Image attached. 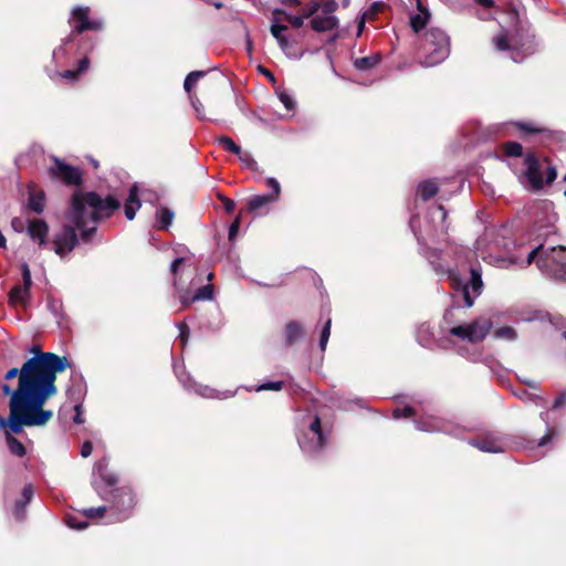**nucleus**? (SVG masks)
I'll list each match as a JSON object with an SVG mask.
<instances>
[{"instance_id": "nucleus-25", "label": "nucleus", "mask_w": 566, "mask_h": 566, "mask_svg": "<svg viewBox=\"0 0 566 566\" xmlns=\"http://www.w3.org/2000/svg\"><path fill=\"white\" fill-rule=\"evenodd\" d=\"M449 280L452 289L462 293L465 306L471 307L474 303V298L470 294L469 284L463 283L459 275L451 271L449 272Z\"/></svg>"}, {"instance_id": "nucleus-24", "label": "nucleus", "mask_w": 566, "mask_h": 566, "mask_svg": "<svg viewBox=\"0 0 566 566\" xmlns=\"http://www.w3.org/2000/svg\"><path fill=\"white\" fill-rule=\"evenodd\" d=\"M417 8L419 13L413 14L410 18V27L416 33L424 29L430 18L429 10L422 4L420 0H417Z\"/></svg>"}, {"instance_id": "nucleus-5", "label": "nucleus", "mask_w": 566, "mask_h": 566, "mask_svg": "<svg viewBox=\"0 0 566 566\" xmlns=\"http://www.w3.org/2000/svg\"><path fill=\"white\" fill-rule=\"evenodd\" d=\"M296 438L301 450L308 457H316L327 443V436L322 429L318 416H314L307 424L298 429Z\"/></svg>"}, {"instance_id": "nucleus-1", "label": "nucleus", "mask_w": 566, "mask_h": 566, "mask_svg": "<svg viewBox=\"0 0 566 566\" xmlns=\"http://www.w3.org/2000/svg\"><path fill=\"white\" fill-rule=\"evenodd\" d=\"M71 364L67 356H32L22 366L18 388L10 398L8 426L14 433L22 431V426H42L52 418L51 410L43 405L57 389L54 385L56 374Z\"/></svg>"}, {"instance_id": "nucleus-44", "label": "nucleus", "mask_w": 566, "mask_h": 566, "mask_svg": "<svg viewBox=\"0 0 566 566\" xmlns=\"http://www.w3.org/2000/svg\"><path fill=\"white\" fill-rule=\"evenodd\" d=\"M65 522L70 528L77 530V531H82V530L86 528L88 525V523L86 521H78V518L73 515H69L65 518Z\"/></svg>"}, {"instance_id": "nucleus-35", "label": "nucleus", "mask_w": 566, "mask_h": 566, "mask_svg": "<svg viewBox=\"0 0 566 566\" xmlns=\"http://www.w3.org/2000/svg\"><path fill=\"white\" fill-rule=\"evenodd\" d=\"M418 241L423 245V254L432 265L441 260L442 251L440 249L429 247L427 243H422L420 239Z\"/></svg>"}, {"instance_id": "nucleus-15", "label": "nucleus", "mask_w": 566, "mask_h": 566, "mask_svg": "<svg viewBox=\"0 0 566 566\" xmlns=\"http://www.w3.org/2000/svg\"><path fill=\"white\" fill-rule=\"evenodd\" d=\"M511 125L516 128L521 137L526 139L530 136H538L539 142L552 139L554 132L548 127L533 120H516L512 122Z\"/></svg>"}, {"instance_id": "nucleus-21", "label": "nucleus", "mask_w": 566, "mask_h": 566, "mask_svg": "<svg viewBox=\"0 0 566 566\" xmlns=\"http://www.w3.org/2000/svg\"><path fill=\"white\" fill-rule=\"evenodd\" d=\"M27 208L38 214H41L45 209V192L43 190L35 191L34 185L29 186Z\"/></svg>"}, {"instance_id": "nucleus-38", "label": "nucleus", "mask_w": 566, "mask_h": 566, "mask_svg": "<svg viewBox=\"0 0 566 566\" xmlns=\"http://www.w3.org/2000/svg\"><path fill=\"white\" fill-rule=\"evenodd\" d=\"M494 337L505 340H514L517 337L516 331L511 326L499 327L494 331Z\"/></svg>"}, {"instance_id": "nucleus-58", "label": "nucleus", "mask_w": 566, "mask_h": 566, "mask_svg": "<svg viewBox=\"0 0 566 566\" xmlns=\"http://www.w3.org/2000/svg\"><path fill=\"white\" fill-rule=\"evenodd\" d=\"M93 446L91 441H85L81 447V455L87 458L92 454Z\"/></svg>"}, {"instance_id": "nucleus-36", "label": "nucleus", "mask_w": 566, "mask_h": 566, "mask_svg": "<svg viewBox=\"0 0 566 566\" xmlns=\"http://www.w3.org/2000/svg\"><path fill=\"white\" fill-rule=\"evenodd\" d=\"M217 143L227 151L232 153L234 155H241V147L237 145L232 138L228 136H220L217 139Z\"/></svg>"}, {"instance_id": "nucleus-14", "label": "nucleus", "mask_w": 566, "mask_h": 566, "mask_svg": "<svg viewBox=\"0 0 566 566\" xmlns=\"http://www.w3.org/2000/svg\"><path fill=\"white\" fill-rule=\"evenodd\" d=\"M21 275L23 285H14L9 293L11 304L25 305L30 300V289L32 286L31 271L27 263L21 264Z\"/></svg>"}, {"instance_id": "nucleus-18", "label": "nucleus", "mask_w": 566, "mask_h": 566, "mask_svg": "<svg viewBox=\"0 0 566 566\" xmlns=\"http://www.w3.org/2000/svg\"><path fill=\"white\" fill-rule=\"evenodd\" d=\"M305 337L304 325L298 321H290L283 329V340L286 345H294Z\"/></svg>"}, {"instance_id": "nucleus-53", "label": "nucleus", "mask_w": 566, "mask_h": 566, "mask_svg": "<svg viewBox=\"0 0 566 566\" xmlns=\"http://www.w3.org/2000/svg\"><path fill=\"white\" fill-rule=\"evenodd\" d=\"M319 8H321V2L314 1L308 6V8L303 9L302 13H303L304 18L307 19V18L314 15L319 10Z\"/></svg>"}, {"instance_id": "nucleus-34", "label": "nucleus", "mask_w": 566, "mask_h": 566, "mask_svg": "<svg viewBox=\"0 0 566 566\" xmlns=\"http://www.w3.org/2000/svg\"><path fill=\"white\" fill-rule=\"evenodd\" d=\"M7 444L10 452L19 458L25 455V448L20 440L11 434H7Z\"/></svg>"}, {"instance_id": "nucleus-41", "label": "nucleus", "mask_w": 566, "mask_h": 566, "mask_svg": "<svg viewBox=\"0 0 566 566\" xmlns=\"http://www.w3.org/2000/svg\"><path fill=\"white\" fill-rule=\"evenodd\" d=\"M470 274H471L470 285H471L473 292H475L476 294H480L482 286H483L481 272H480V270H478L475 268H471Z\"/></svg>"}, {"instance_id": "nucleus-64", "label": "nucleus", "mask_w": 566, "mask_h": 566, "mask_svg": "<svg viewBox=\"0 0 566 566\" xmlns=\"http://www.w3.org/2000/svg\"><path fill=\"white\" fill-rule=\"evenodd\" d=\"M279 42V45L280 48L283 50V51H287L290 49V42H289V39L287 36L283 35L282 38H280L277 40Z\"/></svg>"}, {"instance_id": "nucleus-20", "label": "nucleus", "mask_w": 566, "mask_h": 566, "mask_svg": "<svg viewBox=\"0 0 566 566\" xmlns=\"http://www.w3.org/2000/svg\"><path fill=\"white\" fill-rule=\"evenodd\" d=\"M492 43L497 51L506 52L523 46L515 36H510L507 30H502L499 34L492 38Z\"/></svg>"}, {"instance_id": "nucleus-7", "label": "nucleus", "mask_w": 566, "mask_h": 566, "mask_svg": "<svg viewBox=\"0 0 566 566\" xmlns=\"http://www.w3.org/2000/svg\"><path fill=\"white\" fill-rule=\"evenodd\" d=\"M544 163L547 164L546 171H545V176H546L545 180L543 179L542 166H541L539 159L537 158L535 153L528 151L525 155L524 164L526 166V169L524 171V176L533 191L542 190L545 184H547V185L553 184L557 177V170L551 164V159L548 157H545Z\"/></svg>"}, {"instance_id": "nucleus-10", "label": "nucleus", "mask_w": 566, "mask_h": 566, "mask_svg": "<svg viewBox=\"0 0 566 566\" xmlns=\"http://www.w3.org/2000/svg\"><path fill=\"white\" fill-rule=\"evenodd\" d=\"M491 327L492 322L489 318L479 317L470 324L451 327L449 334L462 340L479 343L485 338Z\"/></svg>"}, {"instance_id": "nucleus-62", "label": "nucleus", "mask_w": 566, "mask_h": 566, "mask_svg": "<svg viewBox=\"0 0 566 566\" xmlns=\"http://www.w3.org/2000/svg\"><path fill=\"white\" fill-rule=\"evenodd\" d=\"M259 71H260V73H261V74H263V75H264L265 77H268L270 81L275 82V76H274V74H273L269 69H266V67H264V66L260 65V66H259Z\"/></svg>"}, {"instance_id": "nucleus-60", "label": "nucleus", "mask_w": 566, "mask_h": 566, "mask_svg": "<svg viewBox=\"0 0 566 566\" xmlns=\"http://www.w3.org/2000/svg\"><path fill=\"white\" fill-rule=\"evenodd\" d=\"M11 227L15 232H22L24 230V223L20 218H13L11 220Z\"/></svg>"}, {"instance_id": "nucleus-12", "label": "nucleus", "mask_w": 566, "mask_h": 566, "mask_svg": "<svg viewBox=\"0 0 566 566\" xmlns=\"http://www.w3.org/2000/svg\"><path fill=\"white\" fill-rule=\"evenodd\" d=\"M49 175L51 178L61 180L67 186H80L83 182L81 169L59 158H54L53 165L49 168Z\"/></svg>"}, {"instance_id": "nucleus-39", "label": "nucleus", "mask_w": 566, "mask_h": 566, "mask_svg": "<svg viewBox=\"0 0 566 566\" xmlns=\"http://www.w3.org/2000/svg\"><path fill=\"white\" fill-rule=\"evenodd\" d=\"M206 75L205 71H192L190 72L184 82V88L190 93L196 83Z\"/></svg>"}, {"instance_id": "nucleus-28", "label": "nucleus", "mask_w": 566, "mask_h": 566, "mask_svg": "<svg viewBox=\"0 0 566 566\" xmlns=\"http://www.w3.org/2000/svg\"><path fill=\"white\" fill-rule=\"evenodd\" d=\"M276 201L275 195H256L252 196L248 200V210L249 211H259L262 208L266 207L269 203Z\"/></svg>"}, {"instance_id": "nucleus-56", "label": "nucleus", "mask_w": 566, "mask_h": 566, "mask_svg": "<svg viewBox=\"0 0 566 566\" xmlns=\"http://www.w3.org/2000/svg\"><path fill=\"white\" fill-rule=\"evenodd\" d=\"M384 9V3L381 2H374L369 9L368 18H373L374 15H377L381 10Z\"/></svg>"}, {"instance_id": "nucleus-46", "label": "nucleus", "mask_w": 566, "mask_h": 566, "mask_svg": "<svg viewBox=\"0 0 566 566\" xmlns=\"http://www.w3.org/2000/svg\"><path fill=\"white\" fill-rule=\"evenodd\" d=\"M265 185L272 190L270 195H275V199L277 200L281 193V186L279 181L275 178L270 177L266 179Z\"/></svg>"}, {"instance_id": "nucleus-63", "label": "nucleus", "mask_w": 566, "mask_h": 566, "mask_svg": "<svg viewBox=\"0 0 566 566\" xmlns=\"http://www.w3.org/2000/svg\"><path fill=\"white\" fill-rule=\"evenodd\" d=\"M184 261H185V260H184V258H177V259H175V260L172 261V263H171V265H170V271H171V273H172V274H176V273H177V271H178V269H179L180 264H182V263H184Z\"/></svg>"}, {"instance_id": "nucleus-55", "label": "nucleus", "mask_w": 566, "mask_h": 566, "mask_svg": "<svg viewBox=\"0 0 566 566\" xmlns=\"http://www.w3.org/2000/svg\"><path fill=\"white\" fill-rule=\"evenodd\" d=\"M279 98L287 109L291 111L294 108V101L289 93H286V92L280 93Z\"/></svg>"}, {"instance_id": "nucleus-29", "label": "nucleus", "mask_w": 566, "mask_h": 566, "mask_svg": "<svg viewBox=\"0 0 566 566\" xmlns=\"http://www.w3.org/2000/svg\"><path fill=\"white\" fill-rule=\"evenodd\" d=\"M439 191L438 184L433 180H424L418 185L417 192L423 201L433 198Z\"/></svg>"}, {"instance_id": "nucleus-16", "label": "nucleus", "mask_w": 566, "mask_h": 566, "mask_svg": "<svg viewBox=\"0 0 566 566\" xmlns=\"http://www.w3.org/2000/svg\"><path fill=\"white\" fill-rule=\"evenodd\" d=\"M81 41L83 45H87V48L85 49L84 56L78 61L77 67L74 70H66L60 73L61 77L67 80L71 83L77 82L81 74L86 72L90 66V59L87 56V52L93 50V42L90 38H82Z\"/></svg>"}, {"instance_id": "nucleus-37", "label": "nucleus", "mask_w": 566, "mask_h": 566, "mask_svg": "<svg viewBox=\"0 0 566 566\" xmlns=\"http://www.w3.org/2000/svg\"><path fill=\"white\" fill-rule=\"evenodd\" d=\"M106 513L108 514V504L98 507H87L82 511V514L90 520L103 517Z\"/></svg>"}, {"instance_id": "nucleus-33", "label": "nucleus", "mask_w": 566, "mask_h": 566, "mask_svg": "<svg viewBox=\"0 0 566 566\" xmlns=\"http://www.w3.org/2000/svg\"><path fill=\"white\" fill-rule=\"evenodd\" d=\"M501 148L507 157H521L523 155V146L517 142H505Z\"/></svg>"}, {"instance_id": "nucleus-8", "label": "nucleus", "mask_w": 566, "mask_h": 566, "mask_svg": "<svg viewBox=\"0 0 566 566\" xmlns=\"http://www.w3.org/2000/svg\"><path fill=\"white\" fill-rule=\"evenodd\" d=\"M536 265L547 275L566 282V247H551L543 252Z\"/></svg>"}, {"instance_id": "nucleus-54", "label": "nucleus", "mask_w": 566, "mask_h": 566, "mask_svg": "<svg viewBox=\"0 0 566 566\" xmlns=\"http://www.w3.org/2000/svg\"><path fill=\"white\" fill-rule=\"evenodd\" d=\"M239 229H240V217H237L232 223L230 224V228H229V241H233L234 238L237 237L238 232H239Z\"/></svg>"}, {"instance_id": "nucleus-57", "label": "nucleus", "mask_w": 566, "mask_h": 566, "mask_svg": "<svg viewBox=\"0 0 566 566\" xmlns=\"http://www.w3.org/2000/svg\"><path fill=\"white\" fill-rule=\"evenodd\" d=\"M27 354H52L51 352H43L40 344H32L28 348L24 349Z\"/></svg>"}, {"instance_id": "nucleus-26", "label": "nucleus", "mask_w": 566, "mask_h": 566, "mask_svg": "<svg viewBox=\"0 0 566 566\" xmlns=\"http://www.w3.org/2000/svg\"><path fill=\"white\" fill-rule=\"evenodd\" d=\"M311 27L316 32L331 31L337 27V19L334 15L314 17Z\"/></svg>"}, {"instance_id": "nucleus-43", "label": "nucleus", "mask_w": 566, "mask_h": 566, "mask_svg": "<svg viewBox=\"0 0 566 566\" xmlns=\"http://www.w3.org/2000/svg\"><path fill=\"white\" fill-rule=\"evenodd\" d=\"M242 164L250 170L256 171L259 169L258 163L254 160L249 151L241 149V155H237Z\"/></svg>"}, {"instance_id": "nucleus-32", "label": "nucleus", "mask_w": 566, "mask_h": 566, "mask_svg": "<svg viewBox=\"0 0 566 566\" xmlns=\"http://www.w3.org/2000/svg\"><path fill=\"white\" fill-rule=\"evenodd\" d=\"M518 399L523 400V401H526V402H533L535 403L536 406H542L544 407L546 405V400L544 397L537 395V394H532V392H528L527 390L525 389H521L520 391H514L513 392Z\"/></svg>"}, {"instance_id": "nucleus-2", "label": "nucleus", "mask_w": 566, "mask_h": 566, "mask_svg": "<svg viewBox=\"0 0 566 566\" xmlns=\"http://www.w3.org/2000/svg\"><path fill=\"white\" fill-rule=\"evenodd\" d=\"M120 208L114 196L102 198L95 191H75L65 213L67 223L53 235L52 250L64 258L78 244L80 240L90 244L97 232L99 221L111 218Z\"/></svg>"}, {"instance_id": "nucleus-45", "label": "nucleus", "mask_w": 566, "mask_h": 566, "mask_svg": "<svg viewBox=\"0 0 566 566\" xmlns=\"http://www.w3.org/2000/svg\"><path fill=\"white\" fill-rule=\"evenodd\" d=\"M416 415L415 408L407 406L403 409H395L392 412V417L395 419L399 418H410Z\"/></svg>"}, {"instance_id": "nucleus-61", "label": "nucleus", "mask_w": 566, "mask_h": 566, "mask_svg": "<svg viewBox=\"0 0 566 566\" xmlns=\"http://www.w3.org/2000/svg\"><path fill=\"white\" fill-rule=\"evenodd\" d=\"M565 403H566V392H562L554 400L553 408L554 409L562 408Z\"/></svg>"}, {"instance_id": "nucleus-17", "label": "nucleus", "mask_w": 566, "mask_h": 566, "mask_svg": "<svg viewBox=\"0 0 566 566\" xmlns=\"http://www.w3.org/2000/svg\"><path fill=\"white\" fill-rule=\"evenodd\" d=\"M28 234L32 241L38 242L41 248H46L49 244L48 234L49 226L43 219L29 220Z\"/></svg>"}, {"instance_id": "nucleus-59", "label": "nucleus", "mask_w": 566, "mask_h": 566, "mask_svg": "<svg viewBox=\"0 0 566 566\" xmlns=\"http://www.w3.org/2000/svg\"><path fill=\"white\" fill-rule=\"evenodd\" d=\"M285 14H289L285 10L274 9L272 11L273 22H280L281 20H285Z\"/></svg>"}, {"instance_id": "nucleus-40", "label": "nucleus", "mask_w": 566, "mask_h": 566, "mask_svg": "<svg viewBox=\"0 0 566 566\" xmlns=\"http://www.w3.org/2000/svg\"><path fill=\"white\" fill-rule=\"evenodd\" d=\"M331 326H332V319L327 318V321L324 323L321 333H319V344L318 347L322 352L326 350L327 342L331 335Z\"/></svg>"}, {"instance_id": "nucleus-3", "label": "nucleus", "mask_w": 566, "mask_h": 566, "mask_svg": "<svg viewBox=\"0 0 566 566\" xmlns=\"http://www.w3.org/2000/svg\"><path fill=\"white\" fill-rule=\"evenodd\" d=\"M93 476L95 491L104 501L108 502L107 523H117L129 518L136 504L135 495L127 486L113 489L117 483V476L108 470L106 458L95 463Z\"/></svg>"}, {"instance_id": "nucleus-27", "label": "nucleus", "mask_w": 566, "mask_h": 566, "mask_svg": "<svg viewBox=\"0 0 566 566\" xmlns=\"http://www.w3.org/2000/svg\"><path fill=\"white\" fill-rule=\"evenodd\" d=\"M175 213L167 207H160L156 211V228L158 230H167L172 223Z\"/></svg>"}, {"instance_id": "nucleus-48", "label": "nucleus", "mask_w": 566, "mask_h": 566, "mask_svg": "<svg viewBox=\"0 0 566 566\" xmlns=\"http://www.w3.org/2000/svg\"><path fill=\"white\" fill-rule=\"evenodd\" d=\"M270 30H271V34L273 35V38L279 40L280 38H282L284 35L283 32L287 30V27L285 24H281L279 22H273Z\"/></svg>"}, {"instance_id": "nucleus-50", "label": "nucleus", "mask_w": 566, "mask_h": 566, "mask_svg": "<svg viewBox=\"0 0 566 566\" xmlns=\"http://www.w3.org/2000/svg\"><path fill=\"white\" fill-rule=\"evenodd\" d=\"M321 8L326 15H331L337 9V3L335 0H322Z\"/></svg>"}, {"instance_id": "nucleus-51", "label": "nucleus", "mask_w": 566, "mask_h": 566, "mask_svg": "<svg viewBox=\"0 0 566 566\" xmlns=\"http://www.w3.org/2000/svg\"><path fill=\"white\" fill-rule=\"evenodd\" d=\"M545 248L543 244L538 245L537 248H535L534 250H532L530 252V254L527 255V263L531 264L533 262H536L541 255L543 254V252H545Z\"/></svg>"}, {"instance_id": "nucleus-52", "label": "nucleus", "mask_w": 566, "mask_h": 566, "mask_svg": "<svg viewBox=\"0 0 566 566\" xmlns=\"http://www.w3.org/2000/svg\"><path fill=\"white\" fill-rule=\"evenodd\" d=\"M180 343L185 345L188 340L190 331L185 322L178 324Z\"/></svg>"}, {"instance_id": "nucleus-47", "label": "nucleus", "mask_w": 566, "mask_h": 566, "mask_svg": "<svg viewBox=\"0 0 566 566\" xmlns=\"http://www.w3.org/2000/svg\"><path fill=\"white\" fill-rule=\"evenodd\" d=\"M218 199L223 203V208L227 213H232L235 209V202L234 200L226 197L222 193H218Z\"/></svg>"}, {"instance_id": "nucleus-23", "label": "nucleus", "mask_w": 566, "mask_h": 566, "mask_svg": "<svg viewBox=\"0 0 566 566\" xmlns=\"http://www.w3.org/2000/svg\"><path fill=\"white\" fill-rule=\"evenodd\" d=\"M142 202L138 197V187L133 185L129 189L128 198L124 206V212L128 220H133L136 216V211L140 208Z\"/></svg>"}, {"instance_id": "nucleus-19", "label": "nucleus", "mask_w": 566, "mask_h": 566, "mask_svg": "<svg viewBox=\"0 0 566 566\" xmlns=\"http://www.w3.org/2000/svg\"><path fill=\"white\" fill-rule=\"evenodd\" d=\"M67 397L71 401V408L74 410V416H73V422L76 423V424H82L84 422V417H83V412H84V409H83V392H82V389L78 387V388H71L69 389L67 391Z\"/></svg>"}, {"instance_id": "nucleus-31", "label": "nucleus", "mask_w": 566, "mask_h": 566, "mask_svg": "<svg viewBox=\"0 0 566 566\" xmlns=\"http://www.w3.org/2000/svg\"><path fill=\"white\" fill-rule=\"evenodd\" d=\"M213 297V285L207 284L197 290L191 300L182 297L181 303L184 307H187L191 302L201 300H211Z\"/></svg>"}, {"instance_id": "nucleus-49", "label": "nucleus", "mask_w": 566, "mask_h": 566, "mask_svg": "<svg viewBox=\"0 0 566 566\" xmlns=\"http://www.w3.org/2000/svg\"><path fill=\"white\" fill-rule=\"evenodd\" d=\"M304 20L305 18L302 12L298 15L285 14V21L290 22L296 29L303 25Z\"/></svg>"}, {"instance_id": "nucleus-42", "label": "nucleus", "mask_w": 566, "mask_h": 566, "mask_svg": "<svg viewBox=\"0 0 566 566\" xmlns=\"http://www.w3.org/2000/svg\"><path fill=\"white\" fill-rule=\"evenodd\" d=\"M282 387H283V381L276 380V381H265V382L260 384L256 387L247 388V390H249V391H252V390H254V391H263V390L279 391L282 389Z\"/></svg>"}, {"instance_id": "nucleus-13", "label": "nucleus", "mask_w": 566, "mask_h": 566, "mask_svg": "<svg viewBox=\"0 0 566 566\" xmlns=\"http://www.w3.org/2000/svg\"><path fill=\"white\" fill-rule=\"evenodd\" d=\"M413 422L419 431L442 432L451 436H457L459 432V428L452 422L433 416L418 418Z\"/></svg>"}, {"instance_id": "nucleus-4", "label": "nucleus", "mask_w": 566, "mask_h": 566, "mask_svg": "<svg viewBox=\"0 0 566 566\" xmlns=\"http://www.w3.org/2000/svg\"><path fill=\"white\" fill-rule=\"evenodd\" d=\"M421 50L427 65L439 64L449 56L450 38L442 29L431 27L423 34Z\"/></svg>"}, {"instance_id": "nucleus-22", "label": "nucleus", "mask_w": 566, "mask_h": 566, "mask_svg": "<svg viewBox=\"0 0 566 566\" xmlns=\"http://www.w3.org/2000/svg\"><path fill=\"white\" fill-rule=\"evenodd\" d=\"M34 494V490L32 484H27L22 489L21 499L18 500L14 504V517L18 521H23L25 517V507L31 502Z\"/></svg>"}, {"instance_id": "nucleus-30", "label": "nucleus", "mask_w": 566, "mask_h": 566, "mask_svg": "<svg viewBox=\"0 0 566 566\" xmlns=\"http://www.w3.org/2000/svg\"><path fill=\"white\" fill-rule=\"evenodd\" d=\"M381 61L379 53L369 56L358 57L354 61V66L358 71L367 72L378 65Z\"/></svg>"}, {"instance_id": "nucleus-6", "label": "nucleus", "mask_w": 566, "mask_h": 566, "mask_svg": "<svg viewBox=\"0 0 566 566\" xmlns=\"http://www.w3.org/2000/svg\"><path fill=\"white\" fill-rule=\"evenodd\" d=\"M174 373L177 376L179 382L184 386V388L188 391H193L198 396L208 399H228L233 397L237 394V390H226L219 391L209 386L197 384L190 374L186 370V366L182 359V356H178L172 361Z\"/></svg>"}, {"instance_id": "nucleus-9", "label": "nucleus", "mask_w": 566, "mask_h": 566, "mask_svg": "<svg viewBox=\"0 0 566 566\" xmlns=\"http://www.w3.org/2000/svg\"><path fill=\"white\" fill-rule=\"evenodd\" d=\"M91 8L86 6H76L71 10L69 24L72 25V31L64 40V44L74 41L76 35L83 34L85 31H102L104 29V21L102 19H91Z\"/></svg>"}, {"instance_id": "nucleus-11", "label": "nucleus", "mask_w": 566, "mask_h": 566, "mask_svg": "<svg viewBox=\"0 0 566 566\" xmlns=\"http://www.w3.org/2000/svg\"><path fill=\"white\" fill-rule=\"evenodd\" d=\"M468 442L480 451L489 453L505 452L510 446L509 439L496 432H485L476 438L470 439Z\"/></svg>"}]
</instances>
